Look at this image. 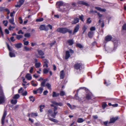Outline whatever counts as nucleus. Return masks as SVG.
<instances>
[{
	"label": "nucleus",
	"instance_id": "79ce46f5",
	"mask_svg": "<svg viewBox=\"0 0 126 126\" xmlns=\"http://www.w3.org/2000/svg\"><path fill=\"white\" fill-rule=\"evenodd\" d=\"M87 28L85 26H84L82 28V30L83 32H82V33L83 34L84 32L87 29Z\"/></svg>",
	"mask_w": 126,
	"mask_h": 126
},
{
	"label": "nucleus",
	"instance_id": "ea45409f",
	"mask_svg": "<svg viewBox=\"0 0 126 126\" xmlns=\"http://www.w3.org/2000/svg\"><path fill=\"white\" fill-rule=\"evenodd\" d=\"M60 94L61 96H63L65 95V93L64 91H62L60 92Z\"/></svg>",
	"mask_w": 126,
	"mask_h": 126
},
{
	"label": "nucleus",
	"instance_id": "6e6552de",
	"mask_svg": "<svg viewBox=\"0 0 126 126\" xmlns=\"http://www.w3.org/2000/svg\"><path fill=\"white\" fill-rule=\"evenodd\" d=\"M43 61L44 63L43 65V67H48V61L46 59H43Z\"/></svg>",
	"mask_w": 126,
	"mask_h": 126
},
{
	"label": "nucleus",
	"instance_id": "2f4dec72",
	"mask_svg": "<svg viewBox=\"0 0 126 126\" xmlns=\"http://www.w3.org/2000/svg\"><path fill=\"white\" fill-rule=\"evenodd\" d=\"M19 95L18 94H16L13 97V99H18L19 97Z\"/></svg>",
	"mask_w": 126,
	"mask_h": 126
},
{
	"label": "nucleus",
	"instance_id": "864d4df0",
	"mask_svg": "<svg viewBox=\"0 0 126 126\" xmlns=\"http://www.w3.org/2000/svg\"><path fill=\"white\" fill-rule=\"evenodd\" d=\"M84 16L83 15H82L81 16H79V17L80 19L82 21H83V18Z\"/></svg>",
	"mask_w": 126,
	"mask_h": 126
},
{
	"label": "nucleus",
	"instance_id": "9b49d317",
	"mask_svg": "<svg viewBox=\"0 0 126 126\" xmlns=\"http://www.w3.org/2000/svg\"><path fill=\"white\" fill-rule=\"evenodd\" d=\"M95 8L100 11L105 12L106 11L105 9H102L99 7H95Z\"/></svg>",
	"mask_w": 126,
	"mask_h": 126
},
{
	"label": "nucleus",
	"instance_id": "2eb2a0df",
	"mask_svg": "<svg viewBox=\"0 0 126 126\" xmlns=\"http://www.w3.org/2000/svg\"><path fill=\"white\" fill-rule=\"evenodd\" d=\"M60 79H63V78L64 74L63 70L61 71L60 73Z\"/></svg>",
	"mask_w": 126,
	"mask_h": 126
},
{
	"label": "nucleus",
	"instance_id": "20e7f679",
	"mask_svg": "<svg viewBox=\"0 0 126 126\" xmlns=\"http://www.w3.org/2000/svg\"><path fill=\"white\" fill-rule=\"evenodd\" d=\"M82 65L81 63H76L74 65V67L75 69L77 70L80 69V68H81Z\"/></svg>",
	"mask_w": 126,
	"mask_h": 126
},
{
	"label": "nucleus",
	"instance_id": "09e8293b",
	"mask_svg": "<svg viewBox=\"0 0 126 126\" xmlns=\"http://www.w3.org/2000/svg\"><path fill=\"white\" fill-rule=\"evenodd\" d=\"M24 36L26 37H29L30 36V33H27L24 34Z\"/></svg>",
	"mask_w": 126,
	"mask_h": 126
},
{
	"label": "nucleus",
	"instance_id": "13d9d810",
	"mask_svg": "<svg viewBox=\"0 0 126 126\" xmlns=\"http://www.w3.org/2000/svg\"><path fill=\"white\" fill-rule=\"evenodd\" d=\"M86 98L88 99H91V96L89 94H87L86 96Z\"/></svg>",
	"mask_w": 126,
	"mask_h": 126
},
{
	"label": "nucleus",
	"instance_id": "0eeeda50",
	"mask_svg": "<svg viewBox=\"0 0 126 126\" xmlns=\"http://www.w3.org/2000/svg\"><path fill=\"white\" fill-rule=\"evenodd\" d=\"M79 25L78 24L75 27L74 30L73 31V34H74L75 33L78 32L79 28Z\"/></svg>",
	"mask_w": 126,
	"mask_h": 126
},
{
	"label": "nucleus",
	"instance_id": "6e6d98bb",
	"mask_svg": "<svg viewBox=\"0 0 126 126\" xmlns=\"http://www.w3.org/2000/svg\"><path fill=\"white\" fill-rule=\"evenodd\" d=\"M15 27L12 26V27L11 26H9V27L8 28V29L9 30H12V29H14Z\"/></svg>",
	"mask_w": 126,
	"mask_h": 126
},
{
	"label": "nucleus",
	"instance_id": "58836bf2",
	"mask_svg": "<svg viewBox=\"0 0 126 126\" xmlns=\"http://www.w3.org/2000/svg\"><path fill=\"white\" fill-rule=\"evenodd\" d=\"M41 65V63H35V66L36 68L39 67Z\"/></svg>",
	"mask_w": 126,
	"mask_h": 126
},
{
	"label": "nucleus",
	"instance_id": "8fccbe9b",
	"mask_svg": "<svg viewBox=\"0 0 126 126\" xmlns=\"http://www.w3.org/2000/svg\"><path fill=\"white\" fill-rule=\"evenodd\" d=\"M107 104L105 103H103L102 106L103 109H104L106 106Z\"/></svg>",
	"mask_w": 126,
	"mask_h": 126
},
{
	"label": "nucleus",
	"instance_id": "f8f14e48",
	"mask_svg": "<svg viewBox=\"0 0 126 126\" xmlns=\"http://www.w3.org/2000/svg\"><path fill=\"white\" fill-rule=\"evenodd\" d=\"M32 48L31 47H29L26 46H25L24 47V50L26 51H30L32 50Z\"/></svg>",
	"mask_w": 126,
	"mask_h": 126
},
{
	"label": "nucleus",
	"instance_id": "e2e57ef3",
	"mask_svg": "<svg viewBox=\"0 0 126 126\" xmlns=\"http://www.w3.org/2000/svg\"><path fill=\"white\" fill-rule=\"evenodd\" d=\"M27 91H25L23 93H22V95L23 96H25L27 95Z\"/></svg>",
	"mask_w": 126,
	"mask_h": 126
},
{
	"label": "nucleus",
	"instance_id": "680f3d73",
	"mask_svg": "<svg viewBox=\"0 0 126 126\" xmlns=\"http://www.w3.org/2000/svg\"><path fill=\"white\" fill-rule=\"evenodd\" d=\"M7 114V111L6 110H4V112L3 114V116L6 117Z\"/></svg>",
	"mask_w": 126,
	"mask_h": 126
},
{
	"label": "nucleus",
	"instance_id": "72a5a7b5",
	"mask_svg": "<svg viewBox=\"0 0 126 126\" xmlns=\"http://www.w3.org/2000/svg\"><path fill=\"white\" fill-rule=\"evenodd\" d=\"M45 86L47 87L48 88L49 90H51V85L49 83H47Z\"/></svg>",
	"mask_w": 126,
	"mask_h": 126
},
{
	"label": "nucleus",
	"instance_id": "0e129e2a",
	"mask_svg": "<svg viewBox=\"0 0 126 126\" xmlns=\"http://www.w3.org/2000/svg\"><path fill=\"white\" fill-rule=\"evenodd\" d=\"M10 39L11 41L12 42H14L15 41V39H14V37H12L10 38Z\"/></svg>",
	"mask_w": 126,
	"mask_h": 126
},
{
	"label": "nucleus",
	"instance_id": "4c0bfd02",
	"mask_svg": "<svg viewBox=\"0 0 126 126\" xmlns=\"http://www.w3.org/2000/svg\"><path fill=\"white\" fill-rule=\"evenodd\" d=\"M29 98L30 99V101H32V102H33L35 100L34 98L32 96H30L29 97Z\"/></svg>",
	"mask_w": 126,
	"mask_h": 126
},
{
	"label": "nucleus",
	"instance_id": "c756f323",
	"mask_svg": "<svg viewBox=\"0 0 126 126\" xmlns=\"http://www.w3.org/2000/svg\"><path fill=\"white\" fill-rule=\"evenodd\" d=\"M9 55V56L11 57H15V53L11 52H10Z\"/></svg>",
	"mask_w": 126,
	"mask_h": 126
},
{
	"label": "nucleus",
	"instance_id": "bb28decb",
	"mask_svg": "<svg viewBox=\"0 0 126 126\" xmlns=\"http://www.w3.org/2000/svg\"><path fill=\"white\" fill-rule=\"evenodd\" d=\"M49 119L51 121L57 123L58 122V121L57 120L53 119L52 118H49Z\"/></svg>",
	"mask_w": 126,
	"mask_h": 126
},
{
	"label": "nucleus",
	"instance_id": "cd10ccee",
	"mask_svg": "<svg viewBox=\"0 0 126 126\" xmlns=\"http://www.w3.org/2000/svg\"><path fill=\"white\" fill-rule=\"evenodd\" d=\"M22 44L21 43H19L15 45V46L17 48H19L21 47Z\"/></svg>",
	"mask_w": 126,
	"mask_h": 126
},
{
	"label": "nucleus",
	"instance_id": "dca6fc26",
	"mask_svg": "<svg viewBox=\"0 0 126 126\" xmlns=\"http://www.w3.org/2000/svg\"><path fill=\"white\" fill-rule=\"evenodd\" d=\"M56 5L58 6V7L60 6H63V3L62 1H59L57 2Z\"/></svg>",
	"mask_w": 126,
	"mask_h": 126
},
{
	"label": "nucleus",
	"instance_id": "473e14b6",
	"mask_svg": "<svg viewBox=\"0 0 126 126\" xmlns=\"http://www.w3.org/2000/svg\"><path fill=\"white\" fill-rule=\"evenodd\" d=\"M84 120L82 118H79L77 120V122L79 123H81L84 121Z\"/></svg>",
	"mask_w": 126,
	"mask_h": 126
},
{
	"label": "nucleus",
	"instance_id": "69168bd1",
	"mask_svg": "<svg viewBox=\"0 0 126 126\" xmlns=\"http://www.w3.org/2000/svg\"><path fill=\"white\" fill-rule=\"evenodd\" d=\"M95 28L94 27H92L90 29V30L91 31H93L95 30Z\"/></svg>",
	"mask_w": 126,
	"mask_h": 126
},
{
	"label": "nucleus",
	"instance_id": "b1692460",
	"mask_svg": "<svg viewBox=\"0 0 126 126\" xmlns=\"http://www.w3.org/2000/svg\"><path fill=\"white\" fill-rule=\"evenodd\" d=\"M43 90V88L41 87H40L37 89V91L38 93L40 94H41Z\"/></svg>",
	"mask_w": 126,
	"mask_h": 126
},
{
	"label": "nucleus",
	"instance_id": "412c9836",
	"mask_svg": "<svg viewBox=\"0 0 126 126\" xmlns=\"http://www.w3.org/2000/svg\"><path fill=\"white\" fill-rule=\"evenodd\" d=\"M93 33H94V32H91V31L89 32H88V35L89 37L90 38H92L93 36Z\"/></svg>",
	"mask_w": 126,
	"mask_h": 126
},
{
	"label": "nucleus",
	"instance_id": "9d476101",
	"mask_svg": "<svg viewBox=\"0 0 126 126\" xmlns=\"http://www.w3.org/2000/svg\"><path fill=\"white\" fill-rule=\"evenodd\" d=\"M52 103L54 105H56L57 106H63V104L61 102L57 103L55 101H53Z\"/></svg>",
	"mask_w": 126,
	"mask_h": 126
},
{
	"label": "nucleus",
	"instance_id": "a878e982",
	"mask_svg": "<svg viewBox=\"0 0 126 126\" xmlns=\"http://www.w3.org/2000/svg\"><path fill=\"white\" fill-rule=\"evenodd\" d=\"M49 71V69L46 68H44L43 70V72L44 74L47 73Z\"/></svg>",
	"mask_w": 126,
	"mask_h": 126
},
{
	"label": "nucleus",
	"instance_id": "4468645a",
	"mask_svg": "<svg viewBox=\"0 0 126 126\" xmlns=\"http://www.w3.org/2000/svg\"><path fill=\"white\" fill-rule=\"evenodd\" d=\"M112 38V37L111 36L108 35L105 37V40L107 41H109L111 40Z\"/></svg>",
	"mask_w": 126,
	"mask_h": 126
},
{
	"label": "nucleus",
	"instance_id": "c03bdc74",
	"mask_svg": "<svg viewBox=\"0 0 126 126\" xmlns=\"http://www.w3.org/2000/svg\"><path fill=\"white\" fill-rule=\"evenodd\" d=\"M5 116H3L1 119V123L2 124V125H3L4 123V121L5 119Z\"/></svg>",
	"mask_w": 126,
	"mask_h": 126
},
{
	"label": "nucleus",
	"instance_id": "a211bd4d",
	"mask_svg": "<svg viewBox=\"0 0 126 126\" xmlns=\"http://www.w3.org/2000/svg\"><path fill=\"white\" fill-rule=\"evenodd\" d=\"M99 24L100 25L101 27H103L104 26V24L103 21H101L100 19L99 20Z\"/></svg>",
	"mask_w": 126,
	"mask_h": 126
},
{
	"label": "nucleus",
	"instance_id": "5fc2aeb1",
	"mask_svg": "<svg viewBox=\"0 0 126 126\" xmlns=\"http://www.w3.org/2000/svg\"><path fill=\"white\" fill-rule=\"evenodd\" d=\"M31 84L33 86H37V84H36L34 83V81L33 80L32 81Z\"/></svg>",
	"mask_w": 126,
	"mask_h": 126
},
{
	"label": "nucleus",
	"instance_id": "bf43d9fd",
	"mask_svg": "<svg viewBox=\"0 0 126 126\" xmlns=\"http://www.w3.org/2000/svg\"><path fill=\"white\" fill-rule=\"evenodd\" d=\"M18 34H24V32H22L21 30H20L18 31Z\"/></svg>",
	"mask_w": 126,
	"mask_h": 126
},
{
	"label": "nucleus",
	"instance_id": "6ab92c4d",
	"mask_svg": "<svg viewBox=\"0 0 126 126\" xmlns=\"http://www.w3.org/2000/svg\"><path fill=\"white\" fill-rule=\"evenodd\" d=\"M70 56L69 52V51H66V52L65 59H68Z\"/></svg>",
	"mask_w": 126,
	"mask_h": 126
},
{
	"label": "nucleus",
	"instance_id": "4be33fe9",
	"mask_svg": "<svg viewBox=\"0 0 126 126\" xmlns=\"http://www.w3.org/2000/svg\"><path fill=\"white\" fill-rule=\"evenodd\" d=\"M17 101L16 99H13L11 100V103L12 104H15L17 103Z\"/></svg>",
	"mask_w": 126,
	"mask_h": 126
},
{
	"label": "nucleus",
	"instance_id": "39448f33",
	"mask_svg": "<svg viewBox=\"0 0 126 126\" xmlns=\"http://www.w3.org/2000/svg\"><path fill=\"white\" fill-rule=\"evenodd\" d=\"M39 29L41 31L44 30L47 31L48 30V28H47L45 25H42L40 26Z\"/></svg>",
	"mask_w": 126,
	"mask_h": 126
},
{
	"label": "nucleus",
	"instance_id": "4d7b16f0",
	"mask_svg": "<svg viewBox=\"0 0 126 126\" xmlns=\"http://www.w3.org/2000/svg\"><path fill=\"white\" fill-rule=\"evenodd\" d=\"M77 47H79L80 48H82L83 47L80 44H77Z\"/></svg>",
	"mask_w": 126,
	"mask_h": 126
},
{
	"label": "nucleus",
	"instance_id": "f257e3e1",
	"mask_svg": "<svg viewBox=\"0 0 126 126\" xmlns=\"http://www.w3.org/2000/svg\"><path fill=\"white\" fill-rule=\"evenodd\" d=\"M57 31L63 33H65L67 32H68L70 34L72 33V31L66 28H59L57 30Z\"/></svg>",
	"mask_w": 126,
	"mask_h": 126
},
{
	"label": "nucleus",
	"instance_id": "a19ab883",
	"mask_svg": "<svg viewBox=\"0 0 126 126\" xmlns=\"http://www.w3.org/2000/svg\"><path fill=\"white\" fill-rule=\"evenodd\" d=\"M57 113V111H54V114H51V116L52 117H53L54 118H55V116Z\"/></svg>",
	"mask_w": 126,
	"mask_h": 126
},
{
	"label": "nucleus",
	"instance_id": "7c9ffc66",
	"mask_svg": "<svg viewBox=\"0 0 126 126\" xmlns=\"http://www.w3.org/2000/svg\"><path fill=\"white\" fill-rule=\"evenodd\" d=\"M46 81V80L45 79H44L43 80L41 84V85L42 86L44 87L45 86V85Z\"/></svg>",
	"mask_w": 126,
	"mask_h": 126
},
{
	"label": "nucleus",
	"instance_id": "37998d69",
	"mask_svg": "<svg viewBox=\"0 0 126 126\" xmlns=\"http://www.w3.org/2000/svg\"><path fill=\"white\" fill-rule=\"evenodd\" d=\"M16 38L18 40H19L20 38H22L23 37L22 35H16Z\"/></svg>",
	"mask_w": 126,
	"mask_h": 126
},
{
	"label": "nucleus",
	"instance_id": "c85d7f7f",
	"mask_svg": "<svg viewBox=\"0 0 126 126\" xmlns=\"http://www.w3.org/2000/svg\"><path fill=\"white\" fill-rule=\"evenodd\" d=\"M67 42L70 45H72L73 44L72 40H69Z\"/></svg>",
	"mask_w": 126,
	"mask_h": 126
},
{
	"label": "nucleus",
	"instance_id": "e433bc0d",
	"mask_svg": "<svg viewBox=\"0 0 126 126\" xmlns=\"http://www.w3.org/2000/svg\"><path fill=\"white\" fill-rule=\"evenodd\" d=\"M45 107V106L44 105H41L40 106V112H41L42 111V110Z\"/></svg>",
	"mask_w": 126,
	"mask_h": 126
},
{
	"label": "nucleus",
	"instance_id": "393cba45",
	"mask_svg": "<svg viewBox=\"0 0 126 126\" xmlns=\"http://www.w3.org/2000/svg\"><path fill=\"white\" fill-rule=\"evenodd\" d=\"M7 11L8 9L7 8H4L1 7H0V11L1 12H4Z\"/></svg>",
	"mask_w": 126,
	"mask_h": 126
},
{
	"label": "nucleus",
	"instance_id": "3c124183",
	"mask_svg": "<svg viewBox=\"0 0 126 126\" xmlns=\"http://www.w3.org/2000/svg\"><path fill=\"white\" fill-rule=\"evenodd\" d=\"M122 29L123 30L126 31V23L123 26Z\"/></svg>",
	"mask_w": 126,
	"mask_h": 126
},
{
	"label": "nucleus",
	"instance_id": "774afa93",
	"mask_svg": "<svg viewBox=\"0 0 126 126\" xmlns=\"http://www.w3.org/2000/svg\"><path fill=\"white\" fill-rule=\"evenodd\" d=\"M48 93V92L47 91H45L43 92V94L44 95H46Z\"/></svg>",
	"mask_w": 126,
	"mask_h": 126
},
{
	"label": "nucleus",
	"instance_id": "7ed1b4c3",
	"mask_svg": "<svg viewBox=\"0 0 126 126\" xmlns=\"http://www.w3.org/2000/svg\"><path fill=\"white\" fill-rule=\"evenodd\" d=\"M5 101V97L2 88L0 87V104L4 102Z\"/></svg>",
	"mask_w": 126,
	"mask_h": 126
},
{
	"label": "nucleus",
	"instance_id": "f3484780",
	"mask_svg": "<svg viewBox=\"0 0 126 126\" xmlns=\"http://www.w3.org/2000/svg\"><path fill=\"white\" fill-rule=\"evenodd\" d=\"M79 4H80L84 5L86 6H88V4L86 2L83 1H80L78 2Z\"/></svg>",
	"mask_w": 126,
	"mask_h": 126
},
{
	"label": "nucleus",
	"instance_id": "603ef678",
	"mask_svg": "<svg viewBox=\"0 0 126 126\" xmlns=\"http://www.w3.org/2000/svg\"><path fill=\"white\" fill-rule=\"evenodd\" d=\"M90 18H88L87 20V23L89 24L90 23L92 22L91 20H90Z\"/></svg>",
	"mask_w": 126,
	"mask_h": 126
},
{
	"label": "nucleus",
	"instance_id": "49530a36",
	"mask_svg": "<svg viewBox=\"0 0 126 126\" xmlns=\"http://www.w3.org/2000/svg\"><path fill=\"white\" fill-rule=\"evenodd\" d=\"M46 27L47 28H48V29H49L50 30H51L52 28V26L50 24L47 25V26H46Z\"/></svg>",
	"mask_w": 126,
	"mask_h": 126
},
{
	"label": "nucleus",
	"instance_id": "de8ad7c7",
	"mask_svg": "<svg viewBox=\"0 0 126 126\" xmlns=\"http://www.w3.org/2000/svg\"><path fill=\"white\" fill-rule=\"evenodd\" d=\"M3 23L4 24V25L5 26H7V24L8 23V21L7 20H4L3 21Z\"/></svg>",
	"mask_w": 126,
	"mask_h": 126
},
{
	"label": "nucleus",
	"instance_id": "c9c22d12",
	"mask_svg": "<svg viewBox=\"0 0 126 126\" xmlns=\"http://www.w3.org/2000/svg\"><path fill=\"white\" fill-rule=\"evenodd\" d=\"M31 116L33 117L34 116H37V113H32L31 114Z\"/></svg>",
	"mask_w": 126,
	"mask_h": 126
},
{
	"label": "nucleus",
	"instance_id": "f704fd0d",
	"mask_svg": "<svg viewBox=\"0 0 126 126\" xmlns=\"http://www.w3.org/2000/svg\"><path fill=\"white\" fill-rule=\"evenodd\" d=\"M9 22L12 24H15V23L14 22V19L13 18L9 20Z\"/></svg>",
	"mask_w": 126,
	"mask_h": 126
},
{
	"label": "nucleus",
	"instance_id": "5701e85b",
	"mask_svg": "<svg viewBox=\"0 0 126 126\" xmlns=\"http://www.w3.org/2000/svg\"><path fill=\"white\" fill-rule=\"evenodd\" d=\"M38 52L40 56H43L44 55V53L41 50H38Z\"/></svg>",
	"mask_w": 126,
	"mask_h": 126
},
{
	"label": "nucleus",
	"instance_id": "1a4fd4ad",
	"mask_svg": "<svg viewBox=\"0 0 126 126\" xmlns=\"http://www.w3.org/2000/svg\"><path fill=\"white\" fill-rule=\"evenodd\" d=\"M79 21V19L78 18H76L74 19V20L72 22V24H76Z\"/></svg>",
	"mask_w": 126,
	"mask_h": 126
},
{
	"label": "nucleus",
	"instance_id": "338daca9",
	"mask_svg": "<svg viewBox=\"0 0 126 126\" xmlns=\"http://www.w3.org/2000/svg\"><path fill=\"white\" fill-rule=\"evenodd\" d=\"M29 42L28 41H24V44L25 45H28L29 44Z\"/></svg>",
	"mask_w": 126,
	"mask_h": 126
},
{
	"label": "nucleus",
	"instance_id": "ddd939ff",
	"mask_svg": "<svg viewBox=\"0 0 126 126\" xmlns=\"http://www.w3.org/2000/svg\"><path fill=\"white\" fill-rule=\"evenodd\" d=\"M25 78L28 80H30L32 79V77L31 74L28 73L25 76Z\"/></svg>",
	"mask_w": 126,
	"mask_h": 126
},
{
	"label": "nucleus",
	"instance_id": "423d86ee",
	"mask_svg": "<svg viewBox=\"0 0 126 126\" xmlns=\"http://www.w3.org/2000/svg\"><path fill=\"white\" fill-rule=\"evenodd\" d=\"M25 0H19L17 2V4L15 5L16 7H20L21 6Z\"/></svg>",
	"mask_w": 126,
	"mask_h": 126
},
{
	"label": "nucleus",
	"instance_id": "a18cd8bd",
	"mask_svg": "<svg viewBox=\"0 0 126 126\" xmlns=\"http://www.w3.org/2000/svg\"><path fill=\"white\" fill-rule=\"evenodd\" d=\"M43 20V18H41L36 19V21L37 22H40L42 21Z\"/></svg>",
	"mask_w": 126,
	"mask_h": 126
},
{
	"label": "nucleus",
	"instance_id": "aec40b11",
	"mask_svg": "<svg viewBox=\"0 0 126 126\" xmlns=\"http://www.w3.org/2000/svg\"><path fill=\"white\" fill-rule=\"evenodd\" d=\"M59 94L58 93H56L55 92H53L52 97H57L59 96Z\"/></svg>",
	"mask_w": 126,
	"mask_h": 126
},
{
	"label": "nucleus",
	"instance_id": "052dcab7",
	"mask_svg": "<svg viewBox=\"0 0 126 126\" xmlns=\"http://www.w3.org/2000/svg\"><path fill=\"white\" fill-rule=\"evenodd\" d=\"M53 112L52 111L51 109H49L48 110V112L49 114H52V113Z\"/></svg>",
	"mask_w": 126,
	"mask_h": 126
},
{
	"label": "nucleus",
	"instance_id": "f03ea898",
	"mask_svg": "<svg viewBox=\"0 0 126 126\" xmlns=\"http://www.w3.org/2000/svg\"><path fill=\"white\" fill-rule=\"evenodd\" d=\"M118 119V117H112L110 118V121L108 122V121H106L104 122V124L106 126H109V124L110 123H113Z\"/></svg>",
	"mask_w": 126,
	"mask_h": 126
}]
</instances>
